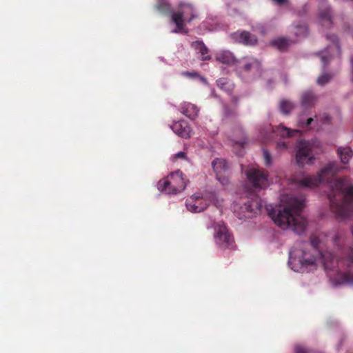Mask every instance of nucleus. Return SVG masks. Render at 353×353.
Masks as SVG:
<instances>
[{
	"instance_id": "20",
	"label": "nucleus",
	"mask_w": 353,
	"mask_h": 353,
	"mask_svg": "<svg viewBox=\"0 0 353 353\" xmlns=\"http://www.w3.org/2000/svg\"><path fill=\"white\" fill-rule=\"evenodd\" d=\"M317 99L316 96L312 91L304 92L301 97L302 105L305 108L312 107Z\"/></svg>"
},
{
	"instance_id": "10",
	"label": "nucleus",
	"mask_w": 353,
	"mask_h": 353,
	"mask_svg": "<svg viewBox=\"0 0 353 353\" xmlns=\"http://www.w3.org/2000/svg\"><path fill=\"white\" fill-rule=\"evenodd\" d=\"M261 207L259 198L248 200L239 207V211L236 212V214L240 219H250L260 212Z\"/></svg>"
},
{
	"instance_id": "7",
	"label": "nucleus",
	"mask_w": 353,
	"mask_h": 353,
	"mask_svg": "<svg viewBox=\"0 0 353 353\" xmlns=\"http://www.w3.org/2000/svg\"><path fill=\"white\" fill-rule=\"evenodd\" d=\"M315 159L314 144L305 140L299 142L296 152V161L299 165H311Z\"/></svg>"
},
{
	"instance_id": "29",
	"label": "nucleus",
	"mask_w": 353,
	"mask_h": 353,
	"mask_svg": "<svg viewBox=\"0 0 353 353\" xmlns=\"http://www.w3.org/2000/svg\"><path fill=\"white\" fill-rule=\"evenodd\" d=\"M157 8L161 12H167L170 10V4L165 0H161L157 6Z\"/></svg>"
},
{
	"instance_id": "4",
	"label": "nucleus",
	"mask_w": 353,
	"mask_h": 353,
	"mask_svg": "<svg viewBox=\"0 0 353 353\" xmlns=\"http://www.w3.org/2000/svg\"><path fill=\"white\" fill-rule=\"evenodd\" d=\"M186 185L183 174L180 170H177L160 180L158 183V189L166 194H176L182 192Z\"/></svg>"
},
{
	"instance_id": "22",
	"label": "nucleus",
	"mask_w": 353,
	"mask_h": 353,
	"mask_svg": "<svg viewBox=\"0 0 353 353\" xmlns=\"http://www.w3.org/2000/svg\"><path fill=\"white\" fill-rule=\"evenodd\" d=\"M338 155L343 163H348L352 156V151L350 147L339 148L337 150Z\"/></svg>"
},
{
	"instance_id": "36",
	"label": "nucleus",
	"mask_w": 353,
	"mask_h": 353,
	"mask_svg": "<svg viewBox=\"0 0 353 353\" xmlns=\"http://www.w3.org/2000/svg\"><path fill=\"white\" fill-rule=\"evenodd\" d=\"M185 153L184 152H179L174 155V159H185Z\"/></svg>"
},
{
	"instance_id": "5",
	"label": "nucleus",
	"mask_w": 353,
	"mask_h": 353,
	"mask_svg": "<svg viewBox=\"0 0 353 353\" xmlns=\"http://www.w3.org/2000/svg\"><path fill=\"white\" fill-rule=\"evenodd\" d=\"M216 195L214 192H206L201 196L199 194H193L186 200L187 209L192 212H201L204 211L211 203H215Z\"/></svg>"
},
{
	"instance_id": "21",
	"label": "nucleus",
	"mask_w": 353,
	"mask_h": 353,
	"mask_svg": "<svg viewBox=\"0 0 353 353\" xmlns=\"http://www.w3.org/2000/svg\"><path fill=\"white\" fill-rule=\"evenodd\" d=\"M319 19L323 26L330 27L332 23L331 11L330 8H326L319 13Z\"/></svg>"
},
{
	"instance_id": "35",
	"label": "nucleus",
	"mask_w": 353,
	"mask_h": 353,
	"mask_svg": "<svg viewBox=\"0 0 353 353\" xmlns=\"http://www.w3.org/2000/svg\"><path fill=\"white\" fill-rule=\"evenodd\" d=\"M330 57L327 56H322L321 57V61L323 63V67L325 68L326 65L330 62Z\"/></svg>"
},
{
	"instance_id": "11",
	"label": "nucleus",
	"mask_w": 353,
	"mask_h": 353,
	"mask_svg": "<svg viewBox=\"0 0 353 353\" xmlns=\"http://www.w3.org/2000/svg\"><path fill=\"white\" fill-rule=\"evenodd\" d=\"M212 166L216 174V179L220 181L223 185H226L228 182V162L223 159H216L212 162Z\"/></svg>"
},
{
	"instance_id": "8",
	"label": "nucleus",
	"mask_w": 353,
	"mask_h": 353,
	"mask_svg": "<svg viewBox=\"0 0 353 353\" xmlns=\"http://www.w3.org/2000/svg\"><path fill=\"white\" fill-rule=\"evenodd\" d=\"M215 241L221 249H232L234 248V239L229 233L226 225L223 223H218L215 227Z\"/></svg>"
},
{
	"instance_id": "39",
	"label": "nucleus",
	"mask_w": 353,
	"mask_h": 353,
	"mask_svg": "<svg viewBox=\"0 0 353 353\" xmlns=\"http://www.w3.org/2000/svg\"><path fill=\"white\" fill-rule=\"evenodd\" d=\"M312 121H313L312 118L307 119V122H306V126L310 125Z\"/></svg>"
},
{
	"instance_id": "13",
	"label": "nucleus",
	"mask_w": 353,
	"mask_h": 353,
	"mask_svg": "<svg viewBox=\"0 0 353 353\" xmlns=\"http://www.w3.org/2000/svg\"><path fill=\"white\" fill-rule=\"evenodd\" d=\"M231 37L235 42L245 46H254L258 41L255 35L248 31L234 32L231 34Z\"/></svg>"
},
{
	"instance_id": "27",
	"label": "nucleus",
	"mask_w": 353,
	"mask_h": 353,
	"mask_svg": "<svg viewBox=\"0 0 353 353\" xmlns=\"http://www.w3.org/2000/svg\"><path fill=\"white\" fill-rule=\"evenodd\" d=\"M294 34L299 37H305L307 34V27L305 24H299L294 27Z\"/></svg>"
},
{
	"instance_id": "28",
	"label": "nucleus",
	"mask_w": 353,
	"mask_h": 353,
	"mask_svg": "<svg viewBox=\"0 0 353 353\" xmlns=\"http://www.w3.org/2000/svg\"><path fill=\"white\" fill-rule=\"evenodd\" d=\"M333 75L330 74H323L321 76H319L316 80L317 83L319 85H324L326 83H329L330 81L332 79Z\"/></svg>"
},
{
	"instance_id": "40",
	"label": "nucleus",
	"mask_w": 353,
	"mask_h": 353,
	"mask_svg": "<svg viewBox=\"0 0 353 353\" xmlns=\"http://www.w3.org/2000/svg\"><path fill=\"white\" fill-rule=\"evenodd\" d=\"M238 101V98L236 97H232V102L236 103Z\"/></svg>"
},
{
	"instance_id": "3",
	"label": "nucleus",
	"mask_w": 353,
	"mask_h": 353,
	"mask_svg": "<svg viewBox=\"0 0 353 353\" xmlns=\"http://www.w3.org/2000/svg\"><path fill=\"white\" fill-rule=\"evenodd\" d=\"M331 239L333 244L337 247L341 253L340 256H336L331 252L323 254L319 250L323 259L325 268L332 270L340 265H345L347 267L353 265V245L349 248L343 247L344 240L339 233L334 234Z\"/></svg>"
},
{
	"instance_id": "15",
	"label": "nucleus",
	"mask_w": 353,
	"mask_h": 353,
	"mask_svg": "<svg viewBox=\"0 0 353 353\" xmlns=\"http://www.w3.org/2000/svg\"><path fill=\"white\" fill-rule=\"evenodd\" d=\"M171 128L174 133L182 138L188 139L191 136L192 129L188 122L184 120L175 122Z\"/></svg>"
},
{
	"instance_id": "6",
	"label": "nucleus",
	"mask_w": 353,
	"mask_h": 353,
	"mask_svg": "<svg viewBox=\"0 0 353 353\" xmlns=\"http://www.w3.org/2000/svg\"><path fill=\"white\" fill-rule=\"evenodd\" d=\"M196 17V15L191 5L181 4L179 10L172 14V20L176 26V30L173 32H182L185 26L184 21L190 23Z\"/></svg>"
},
{
	"instance_id": "14",
	"label": "nucleus",
	"mask_w": 353,
	"mask_h": 353,
	"mask_svg": "<svg viewBox=\"0 0 353 353\" xmlns=\"http://www.w3.org/2000/svg\"><path fill=\"white\" fill-rule=\"evenodd\" d=\"M298 132V130H292L291 129L283 125H279L275 127H272L270 134H268L265 132L264 134H263V137L265 139H272L274 137H281L282 138H285L292 137L293 133Z\"/></svg>"
},
{
	"instance_id": "16",
	"label": "nucleus",
	"mask_w": 353,
	"mask_h": 353,
	"mask_svg": "<svg viewBox=\"0 0 353 353\" xmlns=\"http://www.w3.org/2000/svg\"><path fill=\"white\" fill-rule=\"evenodd\" d=\"M180 112L188 118L193 120L196 119L199 112V108L190 102H183L179 107Z\"/></svg>"
},
{
	"instance_id": "2",
	"label": "nucleus",
	"mask_w": 353,
	"mask_h": 353,
	"mask_svg": "<svg viewBox=\"0 0 353 353\" xmlns=\"http://www.w3.org/2000/svg\"><path fill=\"white\" fill-rule=\"evenodd\" d=\"M281 202V205L269 212L270 216L283 230L291 229L298 234L304 232L307 222L301 215L304 207L303 200L286 195L283 196Z\"/></svg>"
},
{
	"instance_id": "31",
	"label": "nucleus",
	"mask_w": 353,
	"mask_h": 353,
	"mask_svg": "<svg viewBox=\"0 0 353 353\" xmlns=\"http://www.w3.org/2000/svg\"><path fill=\"white\" fill-rule=\"evenodd\" d=\"M320 239L319 237L316 235H312L310 237V244L316 250L319 249L320 245Z\"/></svg>"
},
{
	"instance_id": "12",
	"label": "nucleus",
	"mask_w": 353,
	"mask_h": 353,
	"mask_svg": "<svg viewBox=\"0 0 353 353\" xmlns=\"http://www.w3.org/2000/svg\"><path fill=\"white\" fill-rule=\"evenodd\" d=\"M305 251L291 250L290 252V263L299 264L301 266L312 265L315 263L316 259L314 256H307Z\"/></svg>"
},
{
	"instance_id": "26",
	"label": "nucleus",
	"mask_w": 353,
	"mask_h": 353,
	"mask_svg": "<svg viewBox=\"0 0 353 353\" xmlns=\"http://www.w3.org/2000/svg\"><path fill=\"white\" fill-rule=\"evenodd\" d=\"M293 104L287 100H283L280 103V110L284 114H288L293 109Z\"/></svg>"
},
{
	"instance_id": "17",
	"label": "nucleus",
	"mask_w": 353,
	"mask_h": 353,
	"mask_svg": "<svg viewBox=\"0 0 353 353\" xmlns=\"http://www.w3.org/2000/svg\"><path fill=\"white\" fill-rule=\"evenodd\" d=\"M336 274L333 277L334 282L337 285L341 284H353V273L347 271L342 272L341 270H337Z\"/></svg>"
},
{
	"instance_id": "34",
	"label": "nucleus",
	"mask_w": 353,
	"mask_h": 353,
	"mask_svg": "<svg viewBox=\"0 0 353 353\" xmlns=\"http://www.w3.org/2000/svg\"><path fill=\"white\" fill-rule=\"evenodd\" d=\"M276 148L279 150H284L288 148V145L285 141H279L276 143Z\"/></svg>"
},
{
	"instance_id": "30",
	"label": "nucleus",
	"mask_w": 353,
	"mask_h": 353,
	"mask_svg": "<svg viewBox=\"0 0 353 353\" xmlns=\"http://www.w3.org/2000/svg\"><path fill=\"white\" fill-rule=\"evenodd\" d=\"M264 163L266 166L271 165L272 163V158L270 153L265 149L263 151Z\"/></svg>"
},
{
	"instance_id": "9",
	"label": "nucleus",
	"mask_w": 353,
	"mask_h": 353,
	"mask_svg": "<svg viewBox=\"0 0 353 353\" xmlns=\"http://www.w3.org/2000/svg\"><path fill=\"white\" fill-rule=\"evenodd\" d=\"M246 175L249 182L256 190L264 189L269 185L268 175L264 170L251 168Z\"/></svg>"
},
{
	"instance_id": "1",
	"label": "nucleus",
	"mask_w": 353,
	"mask_h": 353,
	"mask_svg": "<svg viewBox=\"0 0 353 353\" xmlns=\"http://www.w3.org/2000/svg\"><path fill=\"white\" fill-rule=\"evenodd\" d=\"M336 168L334 163H330L323 168L316 176H305L296 179L295 183L300 186L314 188L323 182L330 183L331 192L328 195L331 211L338 219H345L352 214L353 185H350L345 179L329 180L335 174Z\"/></svg>"
},
{
	"instance_id": "37",
	"label": "nucleus",
	"mask_w": 353,
	"mask_h": 353,
	"mask_svg": "<svg viewBox=\"0 0 353 353\" xmlns=\"http://www.w3.org/2000/svg\"><path fill=\"white\" fill-rule=\"evenodd\" d=\"M184 74L185 76L190 77H199V74L197 72H187L184 73Z\"/></svg>"
},
{
	"instance_id": "23",
	"label": "nucleus",
	"mask_w": 353,
	"mask_h": 353,
	"mask_svg": "<svg viewBox=\"0 0 353 353\" xmlns=\"http://www.w3.org/2000/svg\"><path fill=\"white\" fill-rule=\"evenodd\" d=\"M217 86L225 91L228 93H230L234 89L233 83L228 79L225 78H220L216 81Z\"/></svg>"
},
{
	"instance_id": "19",
	"label": "nucleus",
	"mask_w": 353,
	"mask_h": 353,
	"mask_svg": "<svg viewBox=\"0 0 353 353\" xmlns=\"http://www.w3.org/2000/svg\"><path fill=\"white\" fill-rule=\"evenodd\" d=\"M216 60L226 65L233 64L235 58L230 51H221L216 54Z\"/></svg>"
},
{
	"instance_id": "32",
	"label": "nucleus",
	"mask_w": 353,
	"mask_h": 353,
	"mask_svg": "<svg viewBox=\"0 0 353 353\" xmlns=\"http://www.w3.org/2000/svg\"><path fill=\"white\" fill-rule=\"evenodd\" d=\"M327 39L333 42L335 45V47L336 48L340 51V46L339 44V40H338V38L335 35V34H327Z\"/></svg>"
},
{
	"instance_id": "33",
	"label": "nucleus",
	"mask_w": 353,
	"mask_h": 353,
	"mask_svg": "<svg viewBox=\"0 0 353 353\" xmlns=\"http://www.w3.org/2000/svg\"><path fill=\"white\" fill-rule=\"evenodd\" d=\"M295 353H309V351L301 345H296L295 347Z\"/></svg>"
},
{
	"instance_id": "24",
	"label": "nucleus",
	"mask_w": 353,
	"mask_h": 353,
	"mask_svg": "<svg viewBox=\"0 0 353 353\" xmlns=\"http://www.w3.org/2000/svg\"><path fill=\"white\" fill-rule=\"evenodd\" d=\"M292 41L286 38L281 37L272 41V45L276 47L279 50H285L291 44Z\"/></svg>"
},
{
	"instance_id": "25",
	"label": "nucleus",
	"mask_w": 353,
	"mask_h": 353,
	"mask_svg": "<svg viewBox=\"0 0 353 353\" xmlns=\"http://www.w3.org/2000/svg\"><path fill=\"white\" fill-rule=\"evenodd\" d=\"M261 68L260 63L254 59H252L248 62L245 63L243 65V70L245 72H259Z\"/></svg>"
},
{
	"instance_id": "38",
	"label": "nucleus",
	"mask_w": 353,
	"mask_h": 353,
	"mask_svg": "<svg viewBox=\"0 0 353 353\" xmlns=\"http://www.w3.org/2000/svg\"><path fill=\"white\" fill-rule=\"evenodd\" d=\"M273 1H275L276 3H277L278 4H283L287 1V0H273Z\"/></svg>"
},
{
	"instance_id": "18",
	"label": "nucleus",
	"mask_w": 353,
	"mask_h": 353,
	"mask_svg": "<svg viewBox=\"0 0 353 353\" xmlns=\"http://www.w3.org/2000/svg\"><path fill=\"white\" fill-rule=\"evenodd\" d=\"M191 47L201 54V59L202 61H208L211 59V56L209 54V49L202 41L192 42Z\"/></svg>"
}]
</instances>
